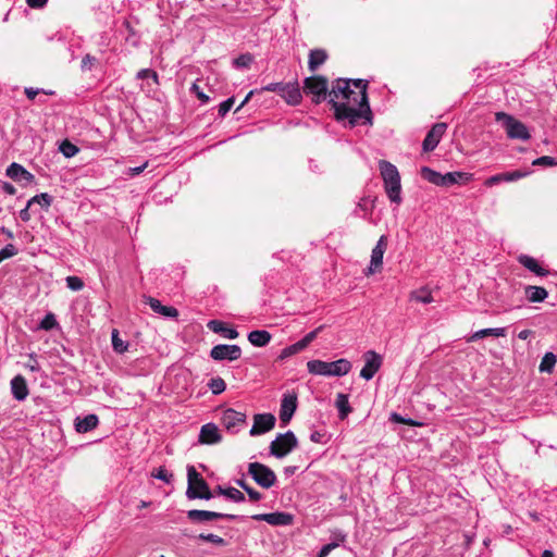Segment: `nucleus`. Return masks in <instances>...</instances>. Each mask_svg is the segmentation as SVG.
I'll list each match as a JSON object with an SVG mask.
<instances>
[{
  "mask_svg": "<svg viewBox=\"0 0 557 557\" xmlns=\"http://www.w3.org/2000/svg\"><path fill=\"white\" fill-rule=\"evenodd\" d=\"M368 82L364 79L338 78L330 91V103L337 121L347 120L350 127L361 120L372 123V112L368 101Z\"/></svg>",
  "mask_w": 557,
  "mask_h": 557,
  "instance_id": "obj_1",
  "label": "nucleus"
},
{
  "mask_svg": "<svg viewBox=\"0 0 557 557\" xmlns=\"http://www.w3.org/2000/svg\"><path fill=\"white\" fill-rule=\"evenodd\" d=\"M262 91L277 92L290 106L299 104L302 98L297 81L290 83H270L259 90H250L237 110L242 109L249 101L253 94Z\"/></svg>",
  "mask_w": 557,
  "mask_h": 557,
  "instance_id": "obj_2",
  "label": "nucleus"
},
{
  "mask_svg": "<svg viewBox=\"0 0 557 557\" xmlns=\"http://www.w3.org/2000/svg\"><path fill=\"white\" fill-rule=\"evenodd\" d=\"M379 169L388 199L399 205L401 202V184L397 168L389 161L380 160Z\"/></svg>",
  "mask_w": 557,
  "mask_h": 557,
  "instance_id": "obj_3",
  "label": "nucleus"
},
{
  "mask_svg": "<svg viewBox=\"0 0 557 557\" xmlns=\"http://www.w3.org/2000/svg\"><path fill=\"white\" fill-rule=\"evenodd\" d=\"M307 369L313 375L344 376L350 372L351 363L344 358L332 362L314 359L307 362Z\"/></svg>",
  "mask_w": 557,
  "mask_h": 557,
  "instance_id": "obj_4",
  "label": "nucleus"
},
{
  "mask_svg": "<svg viewBox=\"0 0 557 557\" xmlns=\"http://www.w3.org/2000/svg\"><path fill=\"white\" fill-rule=\"evenodd\" d=\"M187 481L186 496L188 499H211L213 497L208 483L194 466L187 468Z\"/></svg>",
  "mask_w": 557,
  "mask_h": 557,
  "instance_id": "obj_5",
  "label": "nucleus"
},
{
  "mask_svg": "<svg viewBox=\"0 0 557 557\" xmlns=\"http://www.w3.org/2000/svg\"><path fill=\"white\" fill-rule=\"evenodd\" d=\"M495 120L502 123L508 138L522 141H527L531 138L528 127L515 116L506 112H496Z\"/></svg>",
  "mask_w": 557,
  "mask_h": 557,
  "instance_id": "obj_6",
  "label": "nucleus"
},
{
  "mask_svg": "<svg viewBox=\"0 0 557 557\" xmlns=\"http://www.w3.org/2000/svg\"><path fill=\"white\" fill-rule=\"evenodd\" d=\"M298 446V440L294 432L280 433L270 444V454L276 458H283Z\"/></svg>",
  "mask_w": 557,
  "mask_h": 557,
  "instance_id": "obj_7",
  "label": "nucleus"
},
{
  "mask_svg": "<svg viewBox=\"0 0 557 557\" xmlns=\"http://www.w3.org/2000/svg\"><path fill=\"white\" fill-rule=\"evenodd\" d=\"M248 473L262 488H270L276 482V474L274 471L261 462H250L248 465Z\"/></svg>",
  "mask_w": 557,
  "mask_h": 557,
  "instance_id": "obj_8",
  "label": "nucleus"
},
{
  "mask_svg": "<svg viewBox=\"0 0 557 557\" xmlns=\"http://www.w3.org/2000/svg\"><path fill=\"white\" fill-rule=\"evenodd\" d=\"M304 91L312 96L314 103H320L327 96V79L324 76H310L304 81Z\"/></svg>",
  "mask_w": 557,
  "mask_h": 557,
  "instance_id": "obj_9",
  "label": "nucleus"
},
{
  "mask_svg": "<svg viewBox=\"0 0 557 557\" xmlns=\"http://www.w3.org/2000/svg\"><path fill=\"white\" fill-rule=\"evenodd\" d=\"M386 248H387V236L382 235L371 251L370 264L367 268V270L364 271V274L367 276L381 272V270L383 268V257L386 251Z\"/></svg>",
  "mask_w": 557,
  "mask_h": 557,
  "instance_id": "obj_10",
  "label": "nucleus"
},
{
  "mask_svg": "<svg viewBox=\"0 0 557 557\" xmlns=\"http://www.w3.org/2000/svg\"><path fill=\"white\" fill-rule=\"evenodd\" d=\"M242 356V348L238 345L220 344L212 347L210 357L215 361H235Z\"/></svg>",
  "mask_w": 557,
  "mask_h": 557,
  "instance_id": "obj_11",
  "label": "nucleus"
},
{
  "mask_svg": "<svg viewBox=\"0 0 557 557\" xmlns=\"http://www.w3.org/2000/svg\"><path fill=\"white\" fill-rule=\"evenodd\" d=\"M187 518L195 523H202L218 519L236 520L238 516L231 513H222L210 510L191 509L187 511Z\"/></svg>",
  "mask_w": 557,
  "mask_h": 557,
  "instance_id": "obj_12",
  "label": "nucleus"
},
{
  "mask_svg": "<svg viewBox=\"0 0 557 557\" xmlns=\"http://www.w3.org/2000/svg\"><path fill=\"white\" fill-rule=\"evenodd\" d=\"M382 366V358L379 354L373 350H369L364 354V366L360 371V376L367 381L373 379L375 373Z\"/></svg>",
  "mask_w": 557,
  "mask_h": 557,
  "instance_id": "obj_13",
  "label": "nucleus"
},
{
  "mask_svg": "<svg viewBox=\"0 0 557 557\" xmlns=\"http://www.w3.org/2000/svg\"><path fill=\"white\" fill-rule=\"evenodd\" d=\"M275 417L272 413H258L253 417V425L249 431L251 436H257L271 431L275 425Z\"/></svg>",
  "mask_w": 557,
  "mask_h": 557,
  "instance_id": "obj_14",
  "label": "nucleus"
},
{
  "mask_svg": "<svg viewBox=\"0 0 557 557\" xmlns=\"http://www.w3.org/2000/svg\"><path fill=\"white\" fill-rule=\"evenodd\" d=\"M256 521H265L271 525H290L294 521V516L288 512L275 511L269 513H256L251 516Z\"/></svg>",
  "mask_w": 557,
  "mask_h": 557,
  "instance_id": "obj_15",
  "label": "nucleus"
},
{
  "mask_svg": "<svg viewBox=\"0 0 557 557\" xmlns=\"http://www.w3.org/2000/svg\"><path fill=\"white\" fill-rule=\"evenodd\" d=\"M447 128L446 123H436L432 126V128L428 132L425 138L422 143L423 151L429 152L434 150L443 135L445 134Z\"/></svg>",
  "mask_w": 557,
  "mask_h": 557,
  "instance_id": "obj_16",
  "label": "nucleus"
},
{
  "mask_svg": "<svg viewBox=\"0 0 557 557\" xmlns=\"http://www.w3.org/2000/svg\"><path fill=\"white\" fill-rule=\"evenodd\" d=\"M297 409V395L287 393L283 395L280 408V419L283 424H287Z\"/></svg>",
  "mask_w": 557,
  "mask_h": 557,
  "instance_id": "obj_17",
  "label": "nucleus"
},
{
  "mask_svg": "<svg viewBox=\"0 0 557 557\" xmlns=\"http://www.w3.org/2000/svg\"><path fill=\"white\" fill-rule=\"evenodd\" d=\"M529 173L530 172H528V171H520V170H516L512 172L499 173V174L493 175V176L488 177L487 180H485L484 185L486 187H492V186L503 183V182H506V183L515 182V181H518V180H521V178L528 176Z\"/></svg>",
  "mask_w": 557,
  "mask_h": 557,
  "instance_id": "obj_18",
  "label": "nucleus"
},
{
  "mask_svg": "<svg viewBox=\"0 0 557 557\" xmlns=\"http://www.w3.org/2000/svg\"><path fill=\"white\" fill-rule=\"evenodd\" d=\"M246 420V414L239 411H236L232 408H228L223 411L222 414V423L228 430L236 432V428L240 424H244Z\"/></svg>",
  "mask_w": 557,
  "mask_h": 557,
  "instance_id": "obj_19",
  "label": "nucleus"
},
{
  "mask_svg": "<svg viewBox=\"0 0 557 557\" xmlns=\"http://www.w3.org/2000/svg\"><path fill=\"white\" fill-rule=\"evenodd\" d=\"M219 428L214 423L203 424L199 433V443L201 444H216L221 441Z\"/></svg>",
  "mask_w": 557,
  "mask_h": 557,
  "instance_id": "obj_20",
  "label": "nucleus"
},
{
  "mask_svg": "<svg viewBox=\"0 0 557 557\" xmlns=\"http://www.w3.org/2000/svg\"><path fill=\"white\" fill-rule=\"evenodd\" d=\"M207 326L213 333L221 334L227 339H235L239 335L236 329L228 326L225 322L220 320H210Z\"/></svg>",
  "mask_w": 557,
  "mask_h": 557,
  "instance_id": "obj_21",
  "label": "nucleus"
},
{
  "mask_svg": "<svg viewBox=\"0 0 557 557\" xmlns=\"http://www.w3.org/2000/svg\"><path fill=\"white\" fill-rule=\"evenodd\" d=\"M7 175L16 182H32L34 181V175L29 173L24 166L18 163H11L7 169Z\"/></svg>",
  "mask_w": 557,
  "mask_h": 557,
  "instance_id": "obj_22",
  "label": "nucleus"
},
{
  "mask_svg": "<svg viewBox=\"0 0 557 557\" xmlns=\"http://www.w3.org/2000/svg\"><path fill=\"white\" fill-rule=\"evenodd\" d=\"M11 392L13 397L22 401L28 395V387L26 384V380L22 375H16L11 380Z\"/></svg>",
  "mask_w": 557,
  "mask_h": 557,
  "instance_id": "obj_23",
  "label": "nucleus"
},
{
  "mask_svg": "<svg viewBox=\"0 0 557 557\" xmlns=\"http://www.w3.org/2000/svg\"><path fill=\"white\" fill-rule=\"evenodd\" d=\"M99 419L96 414H87L84 418L77 417L75 419V430L78 433H87L97 428Z\"/></svg>",
  "mask_w": 557,
  "mask_h": 557,
  "instance_id": "obj_24",
  "label": "nucleus"
},
{
  "mask_svg": "<svg viewBox=\"0 0 557 557\" xmlns=\"http://www.w3.org/2000/svg\"><path fill=\"white\" fill-rule=\"evenodd\" d=\"M518 261L529 271L535 273L539 276H546L548 271L541 267L536 259L528 255H521L518 257Z\"/></svg>",
  "mask_w": 557,
  "mask_h": 557,
  "instance_id": "obj_25",
  "label": "nucleus"
},
{
  "mask_svg": "<svg viewBox=\"0 0 557 557\" xmlns=\"http://www.w3.org/2000/svg\"><path fill=\"white\" fill-rule=\"evenodd\" d=\"M247 338L252 346L264 347L271 342L272 335L265 330H255L248 333Z\"/></svg>",
  "mask_w": 557,
  "mask_h": 557,
  "instance_id": "obj_26",
  "label": "nucleus"
},
{
  "mask_svg": "<svg viewBox=\"0 0 557 557\" xmlns=\"http://www.w3.org/2000/svg\"><path fill=\"white\" fill-rule=\"evenodd\" d=\"M326 60L327 52L324 49H312L309 52L308 67L311 72H315Z\"/></svg>",
  "mask_w": 557,
  "mask_h": 557,
  "instance_id": "obj_27",
  "label": "nucleus"
},
{
  "mask_svg": "<svg viewBox=\"0 0 557 557\" xmlns=\"http://www.w3.org/2000/svg\"><path fill=\"white\" fill-rule=\"evenodd\" d=\"M486 336L504 337V336H506V329L505 327H490V329L479 330L471 335V337L469 338V342H475V341H479Z\"/></svg>",
  "mask_w": 557,
  "mask_h": 557,
  "instance_id": "obj_28",
  "label": "nucleus"
},
{
  "mask_svg": "<svg viewBox=\"0 0 557 557\" xmlns=\"http://www.w3.org/2000/svg\"><path fill=\"white\" fill-rule=\"evenodd\" d=\"M525 296L530 302H542L547 298L548 292L544 287L529 285L525 287Z\"/></svg>",
  "mask_w": 557,
  "mask_h": 557,
  "instance_id": "obj_29",
  "label": "nucleus"
},
{
  "mask_svg": "<svg viewBox=\"0 0 557 557\" xmlns=\"http://www.w3.org/2000/svg\"><path fill=\"white\" fill-rule=\"evenodd\" d=\"M335 406L338 410V418L344 420L348 417V414L352 411V408L349 405L348 395L338 393L335 400Z\"/></svg>",
  "mask_w": 557,
  "mask_h": 557,
  "instance_id": "obj_30",
  "label": "nucleus"
},
{
  "mask_svg": "<svg viewBox=\"0 0 557 557\" xmlns=\"http://www.w3.org/2000/svg\"><path fill=\"white\" fill-rule=\"evenodd\" d=\"M409 299L411 301L421 302L424 305L431 304L434 301L432 292L429 287H421L416 290H412L409 295Z\"/></svg>",
  "mask_w": 557,
  "mask_h": 557,
  "instance_id": "obj_31",
  "label": "nucleus"
},
{
  "mask_svg": "<svg viewBox=\"0 0 557 557\" xmlns=\"http://www.w3.org/2000/svg\"><path fill=\"white\" fill-rule=\"evenodd\" d=\"M146 304L158 314L172 318L174 317V308L163 306L158 299L153 297H146Z\"/></svg>",
  "mask_w": 557,
  "mask_h": 557,
  "instance_id": "obj_32",
  "label": "nucleus"
},
{
  "mask_svg": "<svg viewBox=\"0 0 557 557\" xmlns=\"http://www.w3.org/2000/svg\"><path fill=\"white\" fill-rule=\"evenodd\" d=\"M470 174L465 172H448L446 174H443V186L442 187H449L455 184L461 183V181H469Z\"/></svg>",
  "mask_w": 557,
  "mask_h": 557,
  "instance_id": "obj_33",
  "label": "nucleus"
},
{
  "mask_svg": "<svg viewBox=\"0 0 557 557\" xmlns=\"http://www.w3.org/2000/svg\"><path fill=\"white\" fill-rule=\"evenodd\" d=\"M420 174L422 178L428 181L429 183L436 186H443V174H441L440 172H436L435 170L429 166H422L420 170Z\"/></svg>",
  "mask_w": 557,
  "mask_h": 557,
  "instance_id": "obj_34",
  "label": "nucleus"
},
{
  "mask_svg": "<svg viewBox=\"0 0 557 557\" xmlns=\"http://www.w3.org/2000/svg\"><path fill=\"white\" fill-rule=\"evenodd\" d=\"M136 77L137 79L146 81V87L143 85L141 88L148 91L151 89L152 85L158 84L157 73L149 69L140 70Z\"/></svg>",
  "mask_w": 557,
  "mask_h": 557,
  "instance_id": "obj_35",
  "label": "nucleus"
},
{
  "mask_svg": "<svg viewBox=\"0 0 557 557\" xmlns=\"http://www.w3.org/2000/svg\"><path fill=\"white\" fill-rule=\"evenodd\" d=\"M557 362L556 356L553 352H546L540 363V371L550 373Z\"/></svg>",
  "mask_w": 557,
  "mask_h": 557,
  "instance_id": "obj_36",
  "label": "nucleus"
},
{
  "mask_svg": "<svg viewBox=\"0 0 557 557\" xmlns=\"http://www.w3.org/2000/svg\"><path fill=\"white\" fill-rule=\"evenodd\" d=\"M51 202L52 197L47 193H41L28 200V207H32L37 203L47 210L51 206Z\"/></svg>",
  "mask_w": 557,
  "mask_h": 557,
  "instance_id": "obj_37",
  "label": "nucleus"
},
{
  "mask_svg": "<svg viewBox=\"0 0 557 557\" xmlns=\"http://www.w3.org/2000/svg\"><path fill=\"white\" fill-rule=\"evenodd\" d=\"M305 348L302 347V345L298 342H296L295 344H292L289 346H286L285 348H283L278 355V359L280 360H284V359H287L300 351H302Z\"/></svg>",
  "mask_w": 557,
  "mask_h": 557,
  "instance_id": "obj_38",
  "label": "nucleus"
},
{
  "mask_svg": "<svg viewBox=\"0 0 557 557\" xmlns=\"http://www.w3.org/2000/svg\"><path fill=\"white\" fill-rule=\"evenodd\" d=\"M208 387L210 388V391L212 392L213 395H220L225 391L226 383L222 377L216 376V377H212L209 381Z\"/></svg>",
  "mask_w": 557,
  "mask_h": 557,
  "instance_id": "obj_39",
  "label": "nucleus"
},
{
  "mask_svg": "<svg viewBox=\"0 0 557 557\" xmlns=\"http://www.w3.org/2000/svg\"><path fill=\"white\" fill-rule=\"evenodd\" d=\"M236 484L248 494L252 502H258L262 498L261 493L249 486L244 480H237Z\"/></svg>",
  "mask_w": 557,
  "mask_h": 557,
  "instance_id": "obj_40",
  "label": "nucleus"
},
{
  "mask_svg": "<svg viewBox=\"0 0 557 557\" xmlns=\"http://www.w3.org/2000/svg\"><path fill=\"white\" fill-rule=\"evenodd\" d=\"M198 539L203 542L212 543L216 546H225L226 545V541L223 537H221L216 534H213V533H207V534L200 533L198 535Z\"/></svg>",
  "mask_w": 557,
  "mask_h": 557,
  "instance_id": "obj_41",
  "label": "nucleus"
},
{
  "mask_svg": "<svg viewBox=\"0 0 557 557\" xmlns=\"http://www.w3.org/2000/svg\"><path fill=\"white\" fill-rule=\"evenodd\" d=\"M112 346H113L114 351H116L119 354H122V352L126 351V349H127L128 345H127V343H125L123 339H121L119 337L117 330L112 331Z\"/></svg>",
  "mask_w": 557,
  "mask_h": 557,
  "instance_id": "obj_42",
  "label": "nucleus"
},
{
  "mask_svg": "<svg viewBox=\"0 0 557 557\" xmlns=\"http://www.w3.org/2000/svg\"><path fill=\"white\" fill-rule=\"evenodd\" d=\"M345 539L346 536L344 534L339 535V540L338 542H332V543H329V544H325L321 547L319 554H318V557H327L329 554L335 549L336 547L339 546V543L341 542H345Z\"/></svg>",
  "mask_w": 557,
  "mask_h": 557,
  "instance_id": "obj_43",
  "label": "nucleus"
},
{
  "mask_svg": "<svg viewBox=\"0 0 557 557\" xmlns=\"http://www.w3.org/2000/svg\"><path fill=\"white\" fill-rule=\"evenodd\" d=\"M60 151L64 157L72 158L78 152V148L69 140H64L60 145Z\"/></svg>",
  "mask_w": 557,
  "mask_h": 557,
  "instance_id": "obj_44",
  "label": "nucleus"
},
{
  "mask_svg": "<svg viewBox=\"0 0 557 557\" xmlns=\"http://www.w3.org/2000/svg\"><path fill=\"white\" fill-rule=\"evenodd\" d=\"M65 282H66V286L71 289V290H74V292H78L81 289L84 288V282L81 277L78 276H67L65 278Z\"/></svg>",
  "mask_w": 557,
  "mask_h": 557,
  "instance_id": "obj_45",
  "label": "nucleus"
},
{
  "mask_svg": "<svg viewBox=\"0 0 557 557\" xmlns=\"http://www.w3.org/2000/svg\"><path fill=\"white\" fill-rule=\"evenodd\" d=\"M323 330V325H320L319 327H317L315 330L309 332L308 334H306L300 341L299 343L302 345V347L306 349L315 338L317 336L319 335V333Z\"/></svg>",
  "mask_w": 557,
  "mask_h": 557,
  "instance_id": "obj_46",
  "label": "nucleus"
},
{
  "mask_svg": "<svg viewBox=\"0 0 557 557\" xmlns=\"http://www.w3.org/2000/svg\"><path fill=\"white\" fill-rule=\"evenodd\" d=\"M225 497L228 499L235 502V503H243L245 502V495L235 487H226Z\"/></svg>",
  "mask_w": 557,
  "mask_h": 557,
  "instance_id": "obj_47",
  "label": "nucleus"
},
{
  "mask_svg": "<svg viewBox=\"0 0 557 557\" xmlns=\"http://www.w3.org/2000/svg\"><path fill=\"white\" fill-rule=\"evenodd\" d=\"M151 476L159 479L165 483H170L172 479V473L169 472L165 468L160 467L151 472Z\"/></svg>",
  "mask_w": 557,
  "mask_h": 557,
  "instance_id": "obj_48",
  "label": "nucleus"
},
{
  "mask_svg": "<svg viewBox=\"0 0 557 557\" xmlns=\"http://www.w3.org/2000/svg\"><path fill=\"white\" fill-rule=\"evenodd\" d=\"M17 253V249L13 244H8L0 250V263L5 259L14 257Z\"/></svg>",
  "mask_w": 557,
  "mask_h": 557,
  "instance_id": "obj_49",
  "label": "nucleus"
},
{
  "mask_svg": "<svg viewBox=\"0 0 557 557\" xmlns=\"http://www.w3.org/2000/svg\"><path fill=\"white\" fill-rule=\"evenodd\" d=\"M55 325L57 320L52 313L46 314L45 318L40 321V329L46 331L52 330Z\"/></svg>",
  "mask_w": 557,
  "mask_h": 557,
  "instance_id": "obj_50",
  "label": "nucleus"
},
{
  "mask_svg": "<svg viewBox=\"0 0 557 557\" xmlns=\"http://www.w3.org/2000/svg\"><path fill=\"white\" fill-rule=\"evenodd\" d=\"M96 62H97V59L95 57H92L90 54H86L83 58L82 63H81L82 71H84V72L91 71V69L94 67Z\"/></svg>",
  "mask_w": 557,
  "mask_h": 557,
  "instance_id": "obj_51",
  "label": "nucleus"
},
{
  "mask_svg": "<svg viewBox=\"0 0 557 557\" xmlns=\"http://www.w3.org/2000/svg\"><path fill=\"white\" fill-rule=\"evenodd\" d=\"M532 164L533 165L553 166V165L557 164V161L553 157L543 156V157L535 159Z\"/></svg>",
  "mask_w": 557,
  "mask_h": 557,
  "instance_id": "obj_52",
  "label": "nucleus"
},
{
  "mask_svg": "<svg viewBox=\"0 0 557 557\" xmlns=\"http://www.w3.org/2000/svg\"><path fill=\"white\" fill-rule=\"evenodd\" d=\"M234 98H228L219 106V114L224 116L233 107Z\"/></svg>",
  "mask_w": 557,
  "mask_h": 557,
  "instance_id": "obj_53",
  "label": "nucleus"
},
{
  "mask_svg": "<svg viewBox=\"0 0 557 557\" xmlns=\"http://www.w3.org/2000/svg\"><path fill=\"white\" fill-rule=\"evenodd\" d=\"M191 90L196 94L197 98L202 102L207 103L209 101V97L200 90L199 86L197 84H193Z\"/></svg>",
  "mask_w": 557,
  "mask_h": 557,
  "instance_id": "obj_54",
  "label": "nucleus"
},
{
  "mask_svg": "<svg viewBox=\"0 0 557 557\" xmlns=\"http://www.w3.org/2000/svg\"><path fill=\"white\" fill-rule=\"evenodd\" d=\"M252 58L250 54H242L235 60V64L237 66H248V64L251 62Z\"/></svg>",
  "mask_w": 557,
  "mask_h": 557,
  "instance_id": "obj_55",
  "label": "nucleus"
},
{
  "mask_svg": "<svg viewBox=\"0 0 557 557\" xmlns=\"http://www.w3.org/2000/svg\"><path fill=\"white\" fill-rule=\"evenodd\" d=\"M147 162H145L144 164L139 165V166H135V168H128L126 174L129 175V176H135V175H138L140 173L144 172V170L147 168Z\"/></svg>",
  "mask_w": 557,
  "mask_h": 557,
  "instance_id": "obj_56",
  "label": "nucleus"
},
{
  "mask_svg": "<svg viewBox=\"0 0 557 557\" xmlns=\"http://www.w3.org/2000/svg\"><path fill=\"white\" fill-rule=\"evenodd\" d=\"M48 0H26L29 8L41 9L47 4Z\"/></svg>",
  "mask_w": 557,
  "mask_h": 557,
  "instance_id": "obj_57",
  "label": "nucleus"
},
{
  "mask_svg": "<svg viewBox=\"0 0 557 557\" xmlns=\"http://www.w3.org/2000/svg\"><path fill=\"white\" fill-rule=\"evenodd\" d=\"M40 91V89H35L33 87L25 88V95L29 100H34Z\"/></svg>",
  "mask_w": 557,
  "mask_h": 557,
  "instance_id": "obj_58",
  "label": "nucleus"
},
{
  "mask_svg": "<svg viewBox=\"0 0 557 557\" xmlns=\"http://www.w3.org/2000/svg\"><path fill=\"white\" fill-rule=\"evenodd\" d=\"M29 208H30V207H28V203H27V205H26V207L20 211V218H21V219H22V221H24V222H27V221H29V220H30Z\"/></svg>",
  "mask_w": 557,
  "mask_h": 557,
  "instance_id": "obj_59",
  "label": "nucleus"
},
{
  "mask_svg": "<svg viewBox=\"0 0 557 557\" xmlns=\"http://www.w3.org/2000/svg\"><path fill=\"white\" fill-rule=\"evenodd\" d=\"M2 190L8 195H15L16 188L10 183H3Z\"/></svg>",
  "mask_w": 557,
  "mask_h": 557,
  "instance_id": "obj_60",
  "label": "nucleus"
},
{
  "mask_svg": "<svg viewBox=\"0 0 557 557\" xmlns=\"http://www.w3.org/2000/svg\"><path fill=\"white\" fill-rule=\"evenodd\" d=\"M323 437H324V434L318 432V431H314L311 433L310 435V440L313 442V443H322L323 442Z\"/></svg>",
  "mask_w": 557,
  "mask_h": 557,
  "instance_id": "obj_61",
  "label": "nucleus"
},
{
  "mask_svg": "<svg viewBox=\"0 0 557 557\" xmlns=\"http://www.w3.org/2000/svg\"><path fill=\"white\" fill-rule=\"evenodd\" d=\"M532 334V331L530 330H522L519 332L518 334V337L522 341H525L530 337V335Z\"/></svg>",
  "mask_w": 557,
  "mask_h": 557,
  "instance_id": "obj_62",
  "label": "nucleus"
},
{
  "mask_svg": "<svg viewBox=\"0 0 557 557\" xmlns=\"http://www.w3.org/2000/svg\"><path fill=\"white\" fill-rule=\"evenodd\" d=\"M212 493H213V497H214L215 495H223V496H225L226 488H225V487H222L221 485H218V486L215 487L214 492H212Z\"/></svg>",
  "mask_w": 557,
  "mask_h": 557,
  "instance_id": "obj_63",
  "label": "nucleus"
},
{
  "mask_svg": "<svg viewBox=\"0 0 557 557\" xmlns=\"http://www.w3.org/2000/svg\"><path fill=\"white\" fill-rule=\"evenodd\" d=\"M0 232L2 234H4L7 236V238H9V239H13L14 238L13 232L10 231L9 228L2 227Z\"/></svg>",
  "mask_w": 557,
  "mask_h": 557,
  "instance_id": "obj_64",
  "label": "nucleus"
}]
</instances>
